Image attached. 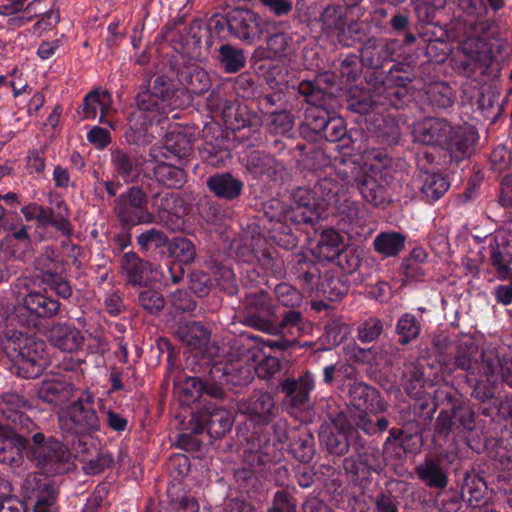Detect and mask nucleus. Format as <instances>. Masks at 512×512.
Returning <instances> with one entry per match:
<instances>
[{
	"instance_id": "45",
	"label": "nucleus",
	"mask_w": 512,
	"mask_h": 512,
	"mask_svg": "<svg viewBox=\"0 0 512 512\" xmlns=\"http://www.w3.org/2000/svg\"><path fill=\"white\" fill-rule=\"evenodd\" d=\"M169 255L175 259L179 265L191 264L196 257V247L194 243L185 237H173L167 246Z\"/></svg>"
},
{
	"instance_id": "35",
	"label": "nucleus",
	"mask_w": 512,
	"mask_h": 512,
	"mask_svg": "<svg viewBox=\"0 0 512 512\" xmlns=\"http://www.w3.org/2000/svg\"><path fill=\"white\" fill-rule=\"evenodd\" d=\"M415 473L418 479L429 488L444 489L448 485V475L438 460L426 458L415 467Z\"/></svg>"
},
{
	"instance_id": "9",
	"label": "nucleus",
	"mask_w": 512,
	"mask_h": 512,
	"mask_svg": "<svg viewBox=\"0 0 512 512\" xmlns=\"http://www.w3.org/2000/svg\"><path fill=\"white\" fill-rule=\"evenodd\" d=\"M232 425L233 416L227 409L209 405L192 414L188 429L195 435L206 431L211 438L219 439L231 430Z\"/></svg>"
},
{
	"instance_id": "10",
	"label": "nucleus",
	"mask_w": 512,
	"mask_h": 512,
	"mask_svg": "<svg viewBox=\"0 0 512 512\" xmlns=\"http://www.w3.org/2000/svg\"><path fill=\"white\" fill-rule=\"evenodd\" d=\"M279 388L285 395V403L290 409L303 412L311 408L310 394L315 388V377L311 371H305L298 378L283 379Z\"/></svg>"
},
{
	"instance_id": "28",
	"label": "nucleus",
	"mask_w": 512,
	"mask_h": 512,
	"mask_svg": "<svg viewBox=\"0 0 512 512\" xmlns=\"http://www.w3.org/2000/svg\"><path fill=\"white\" fill-rule=\"evenodd\" d=\"M21 306L31 315L41 319H52L61 309V303L39 291H30L21 300Z\"/></svg>"
},
{
	"instance_id": "47",
	"label": "nucleus",
	"mask_w": 512,
	"mask_h": 512,
	"mask_svg": "<svg viewBox=\"0 0 512 512\" xmlns=\"http://www.w3.org/2000/svg\"><path fill=\"white\" fill-rule=\"evenodd\" d=\"M289 38L283 33H275L267 40L266 47H258L255 55L260 59H277L286 54Z\"/></svg>"
},
{
	"instance_id": "2",
	"label": "nucleus",
	"mask_w": 512,
	"mask_h": 512,
	"mask_svg": "<svg viewBox=\"0 0 512 512\" xmlns=\"http://www.w3.org/2000/svg\"><path fill=\"white\" fill-rule=\"evenodd\" d=\"M7 355L15 373L25 379L41 375L44 366L45 342L22 333H14L6 344Z\"/></svg>"
},
{
	"instance_id": "20",
	"label": "nucleus",
	"mask_w": 512,
	"mask_h": 512,
	"mask_svg": "<svg viewBox=\"0 0 512 512\" xmlns=\"http://www.w3.org/2000/svg\"><path fill=\"white\" fill-rule=\"evenodd\" d=\"M291 272L300 282L303 291L310 296L318 291L323 279L314 257L304 252L294 253L291 259Z\"/></svg>"
},
{
	"instance_id": "56",
	"label": "nucleus",
	"mask_w": 512,
	"mask_h": 512,
	"mask_svg": "<svg viewBox=\"0 0 512 512\" xmlns=\"http://www.w3.org/2000/svg\"><path fill=\"white\" fill-rule=\"evenodd\" d=\"M267 125L272 133L286 134L294 126L293 116L288 111H279L271 113L267 117Z\"/></svg>"
},
{
	"instance_id": "25",
	"label": "nucleus",
	"mask_w": 512,
	"mask_h": 512,
	"mask_svg": "<svg viewBox=\"0 0 512 512\" xmlns=\"http://www.w3.org/2000/svg\"><path fill=\"white\" fill-rule=\"evenodd\" d=\"M479 349L475 340L470 336H464L457 340L455 354L453 359V367L446 365L451 373L459 369L470 375L482 373V364L478 362Z\"/></svg>"
},
{
	"instance_id": "40",
	"label": "nucleus",
	"mask_w": 512,
	"mask_h": 512,
	"mask_svg": "<svg viewBox=\"0 0 512 512\" xmlns=\"http://www.w3.org/2000/svg\"><path fill=\"white\" fill-rule=\"evenodd\" d=\"M153 171L157 181L167 187L178 188L185 183L184 169L171 162H157Z\"/></svg>"
},
{
	"instance_id": "53",
	"label": "nucleus",
	"mask_w": 512,
	"mask_h": 512,
	"mask_svg": "<svg viewBox=\"0 0 512 512\" xmlns=\"http://www.w3.org/2000/svg\"><path fill=\"white\" fill-rule=\"evenodd\" d=\"M136 241L141 251H148L151 246L156 249L168 246L170 240L163 231L151 228L140 233Z\"/></svg>"
},
{
	"instance_id": "6",
	"label": "nucleus",
	"mask_w": 512,
	"mask_h": 512,
	"mask_svg": "<svg viewBox=\"0 0 512 512\" xmlns=\"http://www.w3.org/2000/svg\"><path fill=\"white\" fill-rule=\"evenodd\" d=\"M113 212L124 228L155 222V215L148 209V199L139 187H131L114 200Z\"/></svg>"
},
{
	"instance_id": "51",
	"label": "nucleus",
	"mask_w": 512,
	"mask_h": 512,
	"mask_svg": "<svg viewBox=\"0 0 512 512\" xmlns=\"http://www.w3.org/2000/svg\"><path fill=\"white\" fill-rule=\"evenodd\" d=\"M38 277L42 283L48 285L59 297L69 299L72 296L73 290L70 283L58 275L57 272L41 270Z\"/></svg>"
},
{
	"instance_id": "41",
	"label": "nucleus",
	"mask_w": 512,
	"mask_h": 512,
	"mask_svg": "<svg viewBox=\"0 0 512 512\" xmlns=\"http://www.w3.org/2000/svg\"><path fill=\"white\" fill-rule=\"evenodd\" d=\"M178 339L194 348L205 345L209 340L208 330L199 322H188L180 325L176 331Z\"/></svg>"
},
{
	"instance_id": "55",
	"label": "nucleus",
	"mask_w": 512,
	"mask_h": 512,
	"mask_svg": "<svg viewBox=\"0 0 512 512\" xmlns=\"http://www.w3.org/2000/svg\"><path fill=\"white\" fill-rule=\"evenodd\" d=\"M139 305L149 314H157L165 307V299L161 293L154 289H145L139 292Z\"/></svg>"
},
{
	"instance_id": "24",
	"label": "nucleus",
	"mask_w": 512,
	"mask_h": 512,
	"mask_svg": "<svg viewBox=\"0 0 512 512\" xmlns=\"http://www.w3.org/2000/svg\"><path fill=\"white\" fill-rule=\"evenodd\" d=\"M112 105V95L107 90L96 88L86 94L78 113L82 119H95L100 112L99 121L115 129V124L106 119L113 110Z\"/></svg>"
},
{
	"instance_id": "31",
	"label": "nucleus",
	"mask_w": 512,
	"mask_h": 512,
	"mask_svg": "<svg viewBox=\"0 0 512 512\" xmlns=\"http://www.w3.org/2000/svg\"><path fill=\"white\" fill-rule=\"evenodd\" d=\"M289 452L299 462L309 463L315 453V438L306 427L291 428Z\"/></svg>"
},
{
	"instance_id": "3",
	"label": "nucleus",
	"mask_w": 512,
	"mask_h": 512,
	"mask_svg": "<svg viewBox=\"0 0 512 512\" xmlns=\"http://www.w3.org/2000/svg\"><path fill=\"white\" fill-rule=\"evenodd\" d=\"M58 423L63 433L71 436L90 435L100 429V420L94 408V396L83 392L77 399L58 412Z\"/></svg>"
},
{
	"instance_id": "22",
	"label": "nucleus",
	"mask_w": 512,
	"mask_h": 512,
	"mask_svg": "<svg viewBox=\"0 0 512 512\" xmlns=\"http://www.w3.org/2000/svg\"><path fill=\"white\" fill-rule=\"evenodd\" d=\"M482 374L489 383H495L499 378L512 387V359L501 355L495 347H488L481 353Z\"/></svg>"
},
{
	"instance_id": "5",
	"label": "nucleus",
	"mask_w": 512,
	"mask_h": 512,
	"mask_svg": "<svg viewBox=\"0 0 512 512\" xmlns=\"http://www.w3.org/2000/svg\"><path fill=\"white\" fill-rule=\"evenodd\" d=\"M33 445L30 447L31 459L46 473H62L66 470L71 452L60 441L46 438L39 428L30 434Z\"/></svg>"
},
{
	"instance_id": "15",
	"label": "nucleus",
	"mask_w": 512,
	"mask_h": 512,
	"mask_svg": "<svg viewBox=\"0 0 512 512\" xmlns=\"http://www.w3.org/2000/svg\"><path fill=\"white\" fill-rule=\"evenodd\" d=\"M241 412L257 427L269 425L277 415L274 397L269 392H255L241 403Z\"/></svg>"
},
{
	"instance_id": "14",
	"label": "nucleus",
	"mask_w": 512,
	"mask_h": 512,
	"mask_svg": "<svg viewBox=\"0 0 512 512\" xmlns=\"http://www.w3.org/2000/svg\"><path fill=\"white\" fill-rule=\"evenodd\" d=\"M29 439L30 434L0 421V463L19 467L23 461L22 450L29 446Z\"/></svg>"
},
{
	"instance_id": "58",
	"label": "nucleus",
	"mask_w": 512,
	"mask_h": 512,
	"mask_svg": "<svg viewBox=\"0 0 512 512\" xmlns=\"http://www.w3.org/2000/svg\"><path fill=\"white\" fill-rule=\"evenodd\" d=\"M205 389V382L199 377H187L181 385V395L186 403L196 402Z\"/></svg>"
},
{
	"instance_id": "36",
	"label": "nucleus",
	"mask_w": 512,
	"mask_h": 512,
	"mask_svg": "<svg viewBox=\"0 0 512 512\" xmlns=\"http://www.w3.org/2000/svg\"><path fill=\"white\" fill-rule=\"evenodd\" d=\"M151 92L157 99L161 100L162 103L174 108L182 105V103L178 101V93L186 96L188 101L192 100L189 89L176 88L173 80L165 75L156 77Z\"/></svg>"
},
{
	"instance_id": "26",
	"label": "nucleus",
	"mask_w": 512,
	"mask_h": 512,
	"mask_svg": "<svg viewBox=\"0 0 512 512\" xmlns=\"http://www.w3.org/2000/svg\"><path fill=\"white\" fill-rule=\"evenodd\" d=\"M76 389L68 381L58 378H45L37 388V397L44 403L57 407L75 397Z\"/></svg>"
},
{
	"instance_id": "43",
	"label": "nucleus",
	"mask_w": 512,
	"mask_h": 512,
	"mask_svg": "<svg viewBox=\"0 0 512 512\" xmlns=\"http://www.w3.org/2000/svg\"><path fill=\"white\" fill-rule=\"evenodd\" d=\"M423 180L422 192L427 198L436 201L449 189V182L444 176L436 172H429L420 167Z\"/></svg>"
},
{
	"instance_id": "1",
	"label": "nucleus",
	"mask_w": 512,
	"mask_h": 512,
	"mask_svg": "<svg viewBox=\"0 0 512 512\" xmlns=\"http://www.w3.org/2000/svg\"><path fill=\"white\" fill-rule=\"evenodd\" d=\"M413 137L421 144L439 146L455 160L471 157L478 141L474 127L454 128L446 120L438 118H426L415 123Z\"/></svg>"
},
{
	"instance_id": "4",
	"label": "nucleus",
	"mask_w": 512,
	"mask_h": 512,
	"mask_svg": "<svg viewBox=\"0 0 512 512\" xmlns=\"http://www.w3.org/2000/svg\"><path fill=\"white\" fill-rule=\"evenodd\" d=\"M380 163L363 162L361 165V162H350L352 165L351 175L346 171H339L338 175L347 183L356 182L365 201L374 207L385 208L390 200L385 186L378 182V178H382Z\"/></svg>"
},
{
	"instance_id": "16",
	"label": "nucleus",
	"mask_w": 512,
	"mask_h": 512,
	"mask_svg": "<svg viewBox=\"0 0 512 512\" xmlns=\"http://www.w3.org/2000/svg\"><path fill=\"white\" fill-rule=\"evenodd\" d=\"M54 6L53 0H32L25 6L21 16L10 19V21L24 25L38 18L33 26L34 32L52 29L60 20L59 12L55 10Z\"/></svg>"
},
{
	"instance_id": "46",
	"label": "nucleus",
	"mask_w": 512,
	"mask_h": 512,
	"mask_svg": "<svg viewBox=\"0 0 512 512\" xmlns=\"http://www.w3.org/2000/svg\"><path fill=\"white\" fill-rule=\"evenodd\" d=\"M403 388L409 396H419L425 392L423 367L417 363H409L403 372Z\"/></svg>"
},
{
	"instance_id": "12",
	"label": "nucleus",
	"mask_w": 512,
	"mask_h": 512,
	"mask_svg": "<svg viewBox=\"0 0 512 512\" xmlns=\"http://www.w3.org/2000/svg\"><path fill=\"white\" fill-rule=\"evenodd\" d=\"M347 405L358 412L382 413L387 404L378 389L364 381L354 380L347 384Z\"/></svg>"
},
{
	"instance_id": "33",
	"label": "nucleus",
	"mask_w": 512,
	"mask_h": 512,
	"mask_svg": "<svg viewBox=\"0 0 512 512\" xmlns=\"http://www.w3.org/2000/svg\"><path fill=\"white\" fill-rule=\"evenodd\" d=\"M319 208H335L347 196L346 189L331 178H320L314 186Z\"/></svg>"
},
{
	"instance_id": "34",
	"label": "nucleus",
	"mask_w": 512,
	"mask_h": 512,
	"mask_svg": "<svg viewBox=\"0 0 512 512\" xmlns=\"http://www.w3.org/2000/svg\"><path fill=\"white\" fill-rule=\"evenodd\" d=\"M209 190L218 198L226 200L236 199L242 192V181L234 178L230 173H217L206 181Z\"/></svg>"
},
{
	"instance_id": "17",
	"label": "nucleus",
	"mask_w": 512,
	"mask_h": 512,
	"mask_svg": "<svg viewBox=\"0 0 512 512\" xmlns=\"http://www.w3.org/2000/svg\"><path fill=\"white\" fill-rule=\"evenodd\" d=\"M340 215L339 229L350 239H357L366 233V212L364 206L351 200L348 195L334 208Z\"/></svg>"
},
{
	"instance_id": "44",
	"label": "nucleus",
	"mask_w": 512,
	"mask_h": 512,
	"mask_svg": "<svg viewBox=\"0 0 512 512\" xmlns=\"http://www.w3.org/2000/svg\"><path fill=\"white\" fill-rule=\"evenodd\" d=\"M421 332V324L417 317L411 313H404L398 319L395 333L398 336V343L408 345L415 341Z\"/></svg>"
},
{
	"instance_id": "52",
	"label": "nucleus",
	"mask_w": 512,
	"mask_h": 512,
	"mask_svg": "<svg viewBox=\"0 0 512 512\" xmlns=\"http://www.w3.org/2000/svg\"><path fill=\"white\" fill-rule=\"evenodd\" d=\"M304 324V317L302 312L295 309H290L285 312L279 322L274 318V326H276L275 331L268 332L271 335H278L283 332H288L292 334V330L296 328L297 330H302Z\"/></svg>"
},
{
	"instance_id": "30",
	"label": "nucleus",
	"mask_w": 512,
	"mask_h": 512,
	"mask_svg": "<svg viewBox=\"0 0 512 512\" xmlns=\"http://www.w3.org/2000/svg\"><path fill=\"white\" fill-rule=\"evenodd\" d=\"M461 51L475 61L483 74H488L494 64L491 46L480 37H469L460 44Z\"/></svg>"
},
{
	"instance_id": "61",
	"label": "nucleus",
	"mask_w": 512,
	"mask_h": 512,
	"mask_svg": "<svg viewBox=\"0 0 512 512\" xmlns=\"http://www.w3.org/2000/svg\"><path fill=\"white\" fill-rule=\"evenodd\" d=\"M410 397L415 400L413 404L414 414L425 419H431L436 411V404L434 403L431 396L424 392L419 396L417 395Z\"/></svg>"
},
{
	"instance_id": "38",
	"label": "nucleus",
	"mask_w": 512,
	"mask_h": 512,
	"mask_svg": "<svg viewBox=\"0 0 512 512\" xmlns=\"http://www.w3.org/2000/svg\"><path fill=\"white\" fill-rule=\"evenodd\" d=\"M319 22L328 34L341 35L347 26L346 10L335 4H328L321 12Z\"/></svg>"
},
{
	"instance_id": "18",
	"label": "nucleus",
	"mask_w": 512,
	"mask_h": 512,
	"mask_svg": "<svg viewBox=\"0 0 512 512\" xmlns=\"http://www.w3.org/2000/svg\"><path fill=\"white\" fill-rule=\"evenodd\" d=\"M489 263L498 279H512V235L498 233L489 244Z\"/></svg>"
},
{
	"instance_id": "60",
	"label": "nucleus",
	"mask_w": 512,
	"mask_h": 512,
	"mask_svg": "<svg viewBox=\"0 0 512 512\" xmlns=\"http://www.w3.org/2000/svg\"><path fill=\"white\" fill-rule=\"evenodd\" d=\"M114 459L109 453H99L95 457L87 460L83 466V470L88 475H96L110 468Z\"/></svg>"
},
{
	"instance_id": "49",
	"label": "nucleus",
	"mask_w": 512,
	"mask_h": 512,
	"mask_svg": "<svg viewBox=\"0 0 512 512\" xmlns=\"http://www.w3.org/2000/svg\"><path fill=\"white\" fill-rule=\"evenodd\" d=\"M49 209V226L54 227L64 235H69L71 233V223L66 203L63 200H57L55 205Z\"/></svg>"
},
{
	"instance_id": "37",
	"label": "nucleus",
	"mask_w": 512,
	"mask_h": 512,
	"mask_svg": "<svg viewBox=\"0 0 512 512\" xmlns=\"http://www.w3.org/2000/svg\"><path fill=\"white\" fill-rule=\"evenodd\" d=\"M281 452L274 444L265 443L259 449L244 452V462L254 472H262L268 465L280 460Z\"/></svg>"
},
{
	"instance_id": "11",
	"label": "nucleus",
	"mask_w": 512,
	"mask_h": 512,
	"mask_svg": "<svg viewBox=\"0 0 512 512\" xmlns=\"http://www.w3.org/2000/svg\"><path fill=\"white\" fill-rule=\"evenodd\" d=\"M255 365L249 355L228 359L211 369V377L232 387L247 386L254 380Z\"/></svg>"
},
{
	"instance_id": "7",
	"label": "nucleus",
	"mask_w": 512,
	"mask_h": 512,
	"mask_svg": "<svg viewBox=\"0 0 512 512\" xmlns=\"http://www.w3.org/2000/svg\"><path fill=\"white\" fill-rule=\"evenodd\" d=\"M276 309L277 306L265 290L248 293L244 302V322L262 332H273L276 329Z\"/></svg>"
},
{
	"instance_id": "59",
	"label": "nucleus",
	"mask_w": 512,
	"mask_h": 512,
	"mask_svg": "<svg viewBox=\"0 0 512 512\" xmlns=\"http://www.w3.org/2000/svg\"><path fill=\"white\" fill-rule=\"evenodd\" d=\"M328 121L326 112L317 106L306 109L304 117V125L315 133H321Z\"/></svg>"
},
{
	"instance_id": "27",
	"label": "nucleus",
	"mask_w": 512,
	"mask_h": 512,
	"mask_svg": "<svg viewBox=\"0 0 512 512\" xmlns=\"http://www.w3.org/2000/svg\"><path fill=\"white\" fill-rule=\"evenodd\" d=\"M320 437L330 454L344 456L350 446L354 449V442L359 440L360 433L353 429L352 424H335L333 430L322 433Z\"/></svg>"
},
{
	"instance_id": "13",
	"label": "nucleus",
	"mask_w": 512,
	"mask_h": 512,
	"mask_svg": "<svg viewBox=\"0 0 512 512\" xmlns=\"http://www.w3.org/2000/svg\"><path fill=\"white\" fill-rule=\"evenodd\" d=\"M30 407L28 400L18 392L8 391L0 394V413L13 426L12 428L31 434L37 430L34 421L24 413Z\"/></svg>"
},
{
	"instance_id": "23",
	"label": "nucleus",
	"mask_w": 512,
	"mask_h": 512,
	"mask_svg": "<svg viewBox=\"0 0 512 512\" xmlns=\"http://www.w3.org/2000/svg\"><path fill=\"white\" fill-rule=\"evenodd\" d=\"M48 342L55 348L72 353L79 350L84 342L81 331L67 322H53L46 332Z\"/></svg>"
},
{
	"instance_id": "42",
	"label": "nucleus",
	"mask_w": 512,
	"mask_h": 512,
	"mask_svg": "<svg viewBox=\"0 0 512 512\" xmlns=\"http://www.w3.org/2000/svg\"><path fill=\"white\" fill-rule=\"evenodd\" d=\"M349 285L339 276L331 272H326L319 285L317 294H322L330 301H339L347 295Z\"/></svg>"
},
{
	"instance_id": "50",
	"label": "nucleus",
	"mask_w": 512,
	"mask_h": 512,
	"mask_svg": "<svg viewBox=\"0 0 512 512\" xmlns=\"http://www.w3.org/2000/svg\"><path fill=\"white\" fill-rule=\"evenodd\" d=\"M220 61L225 71L228 73H236L245 66V56L240 49H236L229 44H224L219 48Z\"/></svg>"
},
{
	"instance_id": "8",
	"label": "nucleus",
	"mask_w": 512,
	"mask_h": 512,
	"mask_svg": "<svg viewBox=\"0 0 512 512\" xmlns=\"http://www.w3.org/2000/svg\"><path fill=\"white\" fill-rule=\"evenodd\" d=\"M24 499L33 502L34 512H53L58 490L53 481L40 473H28L20 485Z\"/></svg>"
},
{
	"instance_id": "57",
	"label": "nucleus",
	"mask_w": 512,
	"mask_h": 512,
	"mask_svg": "<svg viewBox=\"0 0 512 512\" xmlns=\"http://www.w3.org/2000/svg\"><path fill=\"white\" fill-rule=\"evenodd\" d=\"M383 323L379 318L371 317L362 322L358 327V339L362 343L375 341L383 333Z\"/></svg>"
},
{
	"instance_id": "54",
	"label": "nucleus",
	"mask_w": 512,
	"mask_h": 512,
	"mask_svg": "<svg viewBox=\"0 0 512 512\" xmlns=\"http://www.w3.org/2000/svg\"><path fill=\"white\" fill-rule=\"evenodd\" d=\"M456 427L471 431L475 425V411L469 402L454 405L451 411Z\"/></svg>"
},
{
	"instance_id": "32",
	"label": "nucleus",
	"mask_w": 512,
	"mask_h": 512,
	"mask_svg": "<svg viewBox=\"0 0 512 512\" xmlns=\"http://www.w3.org/2000/svg\"><path fill=\"white\" fill-rule=\"evenodd\" d=\"M354 453L360 465L367 470V472H374L380 474L385 466L386 460L381 449L374 443L367 444L360 436L359 440L354 442Z\"/></svg>"
},
{
	"instance_id": "62",
	"label": "nucleus",
	"mask_w": 512,
	"mask_h": 512,
	"mask_svg": "<svg viewBox=\"0 0 512 512\" xmlns=\"http://www.w3.org/2000/svg\"><path fill=\"white\" fill-rule=\"evenodd\" d=\"M155 98V95L149 90L140 92L136 97L137 108L140 111L151 114L165 113V110L160 106V104L155 100Z\"/></svg>"
},
{
	"instance_id": "29",
	"label": "nucleus",
	"mask_w": 512,
	"mask_h": 512,
	"mask_svg": "<svg viewBox=\"0 0 512 512\" xmlns=\"http://www.w3.org/2000/svg\"><path fill=\"white\" fill-rule=\"evenodd\" d=\"M120 268L127 282L134 286L145 284L148 275L152 272V264L140 258L133 251L123 254L120 260Z\"/></svg>"
},
{
	"instance_id": "64",
	"label": "nucleus",
	"mask_w": 512,
	"mask_h": 512,
	"mask_svg": "<svg viewBox=\"0 0 512 512\" xmlns=\"http://www.w3.org/2000/svg\"><path fill=\"white\" fill-rule=\"evenodd\" d=\"M376 512H399V501L391 492L381 491L374 498Z\"/></svg>"
},
{
	"instance_id": "21",
	"label": "nucleus",
	"mask_w": 512,
	"mask_h": 512,
	"mask_svg": "<svg viewBox=\"0 0 512 512\" xmlns=\"http://www.w3.org/2000/svg\"><path fill=\"white\" fill-rule=\"evenodd\" d=\"M192 151L191 138L180 127H174L169 131L161 145H155L151 148L150 156L153 160L160 158L176 157L178 159L187 158Z\"/></svg>"
},
{
	"instance_id": "39",
	"label": "nucleus",
	"mask_w": 512,
	"mask_h": 512,
	"mask_svg": "<svg viewBox=\"0 0 512 512\" xmlns=\"http://www.w3.org/2000/svg\"><path fill=\"white\" fill-rule=\"evenodd\" d=\"M406 236L400 232H381L374 241V250L384 257H396L405 248Z\"/></svg>"
},
{
	"instance_id": "48",
	"label": "nucleus",
	"mask_w": 512,
	"mask_h": 512,
	"mask_svg": "<svg viewBox=\"0 0 512 512\" xmlns=\"http://www.w3.org/2000/svg\"><path fill=\"white\" fill-rule=\"evenodd\" d=\"M274 295L277 301L286 308L295 309L302 305V293L293 285L281 282L274 288Z\"/></svg>"
},
{
	"instance_id": "19",
	"label": "nucleus",
	"mask_w": 512,
	"mask_h": 512,
	"mask_svg": "<svg viewBox=\"0 0 512 512\" xmlns=\"http://www.w3.org/2000/svg\"><path fill=\"white\" fill-rule=\"evenodd\" d=\"M265 22L252 10H233L228 18L229 31L242 41L252 42L264 32Z\"/></svg>"
},
{
	"instance_id": "63",
	"label": "nucleus",
	"mask_w": 512,
	"mask_h": 512,
	"mask_svg": "<svg viewBox=\"0 0 512 512\" xmlns=\"http://www.w3.org/2000/svg\"><path fill=\"white\" fill-rule=\"evenodd\" d=\"M295 499L287 491H277L273 498L272 506L267 512H296Z\"/></svg>"
}]
</instances>
